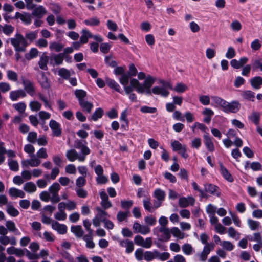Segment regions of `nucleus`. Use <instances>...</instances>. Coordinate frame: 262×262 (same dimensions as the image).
<instances>
[{"mask_svg":"<svg viewBox=\"0 0 262 262\" xmlns=\"http://www.w3.org/2000/svg\"><path fill=\"white\" fill-rule=\"evenodd\" d=\"M11 43L14 47L15 51L25 52L26 51V47L28 46V43L20 34H16L15 37L10 38Z\"/></svg>","mask_w":262,"mask_h":262,"instance_id":"f257e3e1","label":"nucleus"},{"mask_svg":"<svg viewBox=\"0 0 262 262\" xmlns=\"http://www.w3.org/2000/svg\"><path fill=\"white\" fill-rule=\"evenodd\" d=\"M160 83L162 86H156L152 89V92L155 95H159L162 97H166L169 94L168 89H172L171 84L167 81L160 80Z\"/></svg>","mask_w":262,"mask_h":262,"instance_id":"f03ea898","label":"nucleus"},{"mask_svg":"<svg viewBox=\"0 0 262 262\" xmlns=\"http://www.w3.org/2000/svg\"><path fill=\"white\" fill-rule=\"evenodd\" d=\"M96 210L97 213L93 219V224L95 227H99L100 226L101 222H104L110 217V215L107 212L99 207H97Z\"/></svg>","mask_w":262,"mask_h":262,"instance_id":"7ed1b4c3","label":"nucleus"},{"mask_svg":"<svg viewBox=\"0 0 262 262\" xmlns=\"http://www.w3.org/2000/svg\"><path fill=\"white\" fill-rule=\"evenodd\" d=\"M60 189V186L58 183H53L49 188V191L51 194V201L53 203H56L60 201L58 192Z\"/></svg>","mask_w":262,"mask_h":262,"instance_id":"20e7f679","label":"nucleus"},{"mask_svg":"<svg viewBox=\"0 0 262 262\" xmlns=\"http://www.w3.org/2000/svg\"><path fill=\"white\" fill-rule=\"evenodd\" d=\"M24 90L30 96H34L35 93V88L34 83L29 79L21 78Z\"/></svg>","mask_w":262,"mask_h":262,"instance_id":"39448f33","label":"nucleus"},{"mask_svg":"<svg viewBox=\"0 0 262 262\" xmlns=\"http://www.w3.org/2000/svg\"><path fill=\"white\" fill-rule=\"evenodd\" d=\"M66 157L71 162L78 160L80 162H83L85 160V156L83 155H79L75 149L68 150L66 152Z\"/></svg>","mask_w":262,"mask_h":262,"instance_id":"423d86ee","label":"nucleus"},{"mask_svg":"<svg viewBox=\"0 0 262 262\" xmlns=\"http://www.w3.org/2000/svg\"><path fill=\"white\" fill-rule=\"evenodd\" d=\"M31 159L23 160L21 162L22 166L24 167H28L30 166L31 167H37L41 163V160L38 159L34 154L30 155Z\"/></svg>","mask_w":262,"mask_h":262,"instance_id":"0eeeda50","label":"nucleus"},{"mask_svg":"<svg viewBox=\"0 0 262 262\" xmlns=\"http://www.w3.org/2000/svg\"><path fill=\"white\" fill-rule=\"evenodd\" d=\"M133 229L134 232L140 233L142 234L145 235L150 232V228L145 225H141L138 222H135L133 224Z\"/></svg>","mask_w":262,"mask_h":262,"instance_id":"6e6552de","label":"nucleus"},{"mask_svg":"<svg viewBox=\"0 0 262 262\" xmlns=\"http://www.w3.org/2000/svg\"><path fill=\"white\" fill-rule=\"evenodd\" d=\"M49 126L53 131V136L59 137L61 135L62 129L60 128V124L57 121L54 120H50Z\"/></svg>","mask_w":262,"mask_h":262,"instance_id":"1a4fd4ad","label":"nucleus"},{"mask_svg":"<svg viewBox=\"0 0 262 262\" xmlns=\"http://www.w3.org/2000/svg\"><path fill=\"white\" fill-rule=\"evenodd\" d=\"M32 10V15L39 19L42 18L47 13V11L43 6H36Z\"/></svg>","mask_w":262,"mask_h":262,"instance_id":"9d476101","label":"nucleus"},{"mask_svg":"<svg viewBox=\"0 0 262 262\" xmlns=\"http://www.w3.org/2000/svg\"><path fill=\"white\" fill-rule=\"evenodd\" d=\"M213 249L212 245L205 246L201 253H198L196 255L199 257L201 261H205L207 259L208 254Z\"/></svg>","mask_w":262,"mask_h":262,"instance_id":"9b49d317","label":"nucleus"},{"mask_svg":"<svg viewBox=\"0 0 262 262\" xmlns=\"http://www.w3.org/2000/svg\"><path fill=\"white\" fill-rule=\"evenodd\" d=\"M195 202L194 199L192 196H188L187 198L181 197L179 200V205L181 207L185 208L189 205H193Z\"/></svg>","mask_w":262,"mask_h":262,"instance_id":"f8f14e48","label":"nucleus"},{"mask_svg":"<svg viewBox=\"0 0 262 262\" xmlns=\"http://www.w3.org/2000/svg\"><path fill=\"white\" fill-rule=\"evenodd\" d=\"M248 58L246 57L240 58L238 60L232 59L230 62L231 66L234 69H238L243 67L248 61Z\"/></svg>","mask_w":262,"mask_h":262,"instance_id":"ddd939ff","label":"nucleus"},{"mask_svg":"<svg viewBox=\"0 0 262 262\" xmlns=\"http://www.w3.org/2000/svg\"><path fill=\"white\" fill-rule=\"evenodd\" d=\"M64 54H53L50 58V63L53 66H59L63 63Z\"/></svg>","mask_w":262,"mask_h":262,"instance_id":"4468645a","label":"nucleus"},{"mask_svg":"<svg viewBox=\"0 0 262 262\" xmlns=\"http://www.w3.org/2000/svg\"><path fill=\"white\" fill-rule=\"evenodd\" d=\"M50 57L47 55V53L44 52L40 57L39 60L38 61V66L41 70L47 71L48 70L47 63L49 62Z\"/></svg>","mask_w":262,"mask_h":262,"instance_id":"2eb2a0df","label":"nucleus"},{"mask_svg":"<svg viewBox=\"0 0 262 262\" xmlns=\"http://www.w3.org/2000/svg\"><path fill=\"white\" fill-rule=\"evenodd\" d=\"M240 108V104L238 101H234L231 103L228 102L226 110H225V113H235L237 112Z\"/></svg>","mask_w":262,"mask_h":262,"instance_id":"dca6fc26","label":"nucleus"},{"mask_svg":"<svg viewBox=\"0 0 262 262\" xmlns=\"http://www.w3.org/2000/svg\"><path fill=\"white\" fill-rule=\"evenodd\" d=\"M75 147L77 149H80L81 154L86 157V155L91 153L90 149L85 145L83 144L82 142L80 140L75 141Z\"/></svg>","mask_w":262,"mask_h":262,"instance_id":"f3484780","label":"nucleus"},{"mask_svg":"<svg viewBox=\"0 0 262 262\" xmlns=\"http://www.w3.org/2000/svg\"><path fill=\"white\" fill-rule=\"evenodd\" d=\"M52 228L61 234H65L67 231V227L65 225L60 224L55 221L52 222Z\"/></svg>","mask_w":262,"mask_h":262,"instance_id":"a211bd4d","label":"nucleus"},{"mask_svg":"<svg viewBox=\"0 0 262 262\" xmlns=\"http://www.w3.org/2000/svg\"><path fill=\"white\" fill-rule=\"evenodd\" d=\"M130 85L133 88L136 89V91L140 94H143L145 92V89H144L143 86H142V84L140 83V82L135 78H132L130 81Z\"/></svg>","mask_w":262,"mask_h":262,"instance_id":"6ab92c4d","label":"nucleus"},{"mask_svg":"<svg viewBox=\"0 0 262 262\" xmlns=\"http://www.w3.org/2000/svg\"><path fill=\"white\" fill-rule=\"evenodd\" d=\"M26 96L25 92L20 89L16 91H11L10 93V98L12 101H16L20 97Z\"/></svg>","mask_w":262,"mask_h":262,"instance_id":"aec40b11","label":"nucleus"},{"mask_svg":"<svg viewBox=\"0 0 262 262\" xmlns=\"http://www.w3.org/2000/svg\"><path fill=\"white\" fill-rule=\"evenodd\" d=\"M220 167L221 173L223 177L228 181L232 182L234 181L233 178L227 168L224 166L222 163H220Z\"/></svg>","mask_w":262,"mask_h":262,"instance_id":"412c9836","label":"nucleus"},{"mask_svg":"<svg viewBox=\"0 0 262 262\" xmlns=\"http://www.w3.org/2000/svg\"><path fill=\"white\" fill-rule=\"evenodd\" d=\"M81 35L80 37V41L82 44L86 43L88 42L89 38H92L93 35L90 31L86 29L81 30Z\"/></svg>","mask_w":262,"mask_h":262,"instance_id":"4be33fe9","label":"nucleus"},{"mask_svg":"<svg viewBox=\"0 0 262 262\" xmlns=\"http://www.w3.org/2000/svg\"><path fill=\"white\" fill-rule=\"evenodd\" d=\"M251 86L255 89H259L262 85V77L256 76L250 79Z\"/></svg>","mask_w":262,"mask_h":262,"instance_id":"5701e85b","label":"nucleus"},{"mask_svg":"<svg viewBox=\"0 0 262 262\" xmlns=\"http://www.w3.org/2000/svg\"><path fill=\"white\" fill-rule=\"evenodd\" d=\"M9 194L10 196L15 198L19 197L23 198L25 195V194L23 190L18 189L14 187H12L9 189Z\"/></svg>","mask_w":262,"mask_h":262,"instance_id":"b1692460","label":"nucleus"},{"mask_svg":"<svg viewBox=\"0 0 262 262\" xmlns=\"http://www.w3.org/2000/svg\"><path fill=\"white\" fill-rule=\"evenodd\" d=\"M120 245L126 248V252L127 253H130L134 250V246L132 241L128 239L122 241L120 242Z\"/></svg>","mask_w":262,"mask_h":262,"instance_id":"393cba45","label":"nucleus"},{"mask_svg":"<svg viewBox=\"0 0 262 262\" xmlns=\"http://www.w3.org/2000/svg\"><path fill=\"white\" fill-rule=\"evenodd\" d=\"M204 144L209 151L212 152L214 150V146L211 138L208 134L204 135Z\"/></svg>","mask_w":262,"mask_h":262,"instance_id":"a878e982","label":"nucleus"},{"mask_svg":"<svg viewBox=\"0 0 262 262\" xmlns=\"http://www.w3.org/2000/svg\"><path fill=\"white\" fill-rule=\"evenodd\" d=\"M71 230L78 238H81L83 236L84 231L80 225L72 226Z\"/></svg>","mask_w":262,"mask_h":262,"instance_id":"bb28decb","label":"nucleus"},{"mask_svg":"<svg viewBox=\"0 0 262 262\" xmlns=\"http://www.w3.org/2000/svg\"><path fill=\"white\" fill-rule=\"evenodd\" d=\"M217 188L218 187L217 186L210 184H206L204 185V190L205 192H209L211 194L219 196L220 193L216 192Z\"/></svg>","mask_w":262,"mask_h":262,"instance_id":"cd10ccee","label":"nucleus"},{"mask_svg":"<svg viewBox=\"0 0 262 262\" xmlns=\"http://www.w3.org/2000/svg\"><path fill=\"white\" fill-rule=\"evenodd\" d=\"M79 103L83 111H86L88 113H91L93 107V104L92 103L88 102L85 100L80 101Z\"/></svg>","mask_w":262,"mask_h":262,"instance_id":"c85d7f7f","label":"nucleus"},{"mask_svg":"<svg viewBox=\"0 0 262 262\" xmlns=\"http://www.w3.org/2000/svg\"><path fill=\"white\" fill-rule=\"evenodd\" d=\"M6 211L10 215L13 217L18 216L19 213L18 210L14 208L11 203L6 205Z\"/></svg>","mask_w":262,"mask_h":262,"instance_id":"c756f323","label":"nucleus"},{"mask_svg":"<svg viewBox=\"0 0 262 262\" xmlns=\"http://www.w3.org/2000/svg\"><path fill=\"white\" fill-rule=\"evenodd\" d=\"M23 189L25 191L29 193L35 192L37 189L35 184L32 182L25 183Z\"/></svg>","mask_w":262,"mask_h":262,"instance_id":"7c9ffc66","label":"nucleus"},{"mask_svg":"<svg viewBox=\"0 0 262 262\" xmlns=\"http://www.w3.org/2000/svg\"><path fill=\"white\" fill-rule=\"evenodd\" d=\"M242 97L247 100L254 101L255 99V94L253 92L250 90L244 91L242 92Z\"/></svg>","mask_w":262,"mask_h":262,"instance_id":"2f4dec72","label":"nucleus"},{"mask_svg":"<svg viewBox=\"0 0 262 262\" xmlns=\"http://www.w3.org/2000/svg\"><path fill=\"white\" fill-rule=\"evenodd\" d=\"M182 250L183 253L187 255L192 254L194 252V249L190 244H185L182 247Z\"/></svg>","mask_w":262,"mask_h":262,"instance_id":"473e14b6","label":"nucleus"},{"mask_svg":"<svg viewBox=\"0 0 262 262\" xmlns=\"http://www.w3.org/2000/svg\"><path fill=\"white\" fill-rule=\"evenodd\" d=\"M39 52L36 48H31L29 52L25 55V57L28 60L36 57L38 55Z\"/></svg>","mask_w":262,"mask_h":262,"instance_id":"72a5a7b5","label":"nucleus"},{"mask_svg":"<svg viewBox=\"0 0 262 262\" xmlns=\"http://www.w3.org/2000/svg\"><path fill=\"white\" fill-rule=\"evenodd\" d=\"M155 80V78L148 75L142 85L144 89L145 88H150L154 83Z\"/></svg>","mask_w":262,"mask_h":262,"instance_id":"f704fd0d","label":"nucleus"},{"mask_svg":"<svg viewBox=\"0 0 262 262\" xmlns=\"http://www.w3.org/2000/svg\"><path fill=\"white\" fill-rule=\"evenodd\" d=\"M64 47V45L57 42H52L50 43L49 48L52 51H55L59 52L61 51Z\"/></svg>","mask_w":262,"mask_h":262,"instance_id":"c9c22d12","label":"nucleus"},{"mask_svg":"<svg viewBox=\"0 0 262 262\" xmlns=\"http://www.w3.org/2000/svg\"><path fill=\"white\" fill-rule=\"evenodd\" d=\"M103 115V110L101 108H98L95 110L89 119L96 121L98 119L101 118Z\"/></svg>","mask_w":262,"mask_h":262,"instance_id":"e433bc0d","label":"nucleus"},{"mask_svg":"<svg viewBox=\"0 0 262 262\" xmlns=\"http://www.w3.org/2000/svg\"><path fill=\"white\" fill-rule=\"evenodd\" d=\"M41 86L45 89H48L50 87V83L47 77L44 73H42L41 76L39 80Z\"/></svg>","mask_w":262,"mask_h":262,"instance_id":"4c0bfd02","label":"nucleus"},{"mask_svg":"<svg viewBox=\"0 0 262 262\" xmlns=\"http://www.w3.org/2000/svg\"><path fill=\"white\" fill-rule=\"evenodd\" d=\"M106 82L108 86L114 89L118 92H120V87L115 80L110 78H107L106 79Z\"/></svg>","mask_w":262,"mask_h":262,"instance_id":"58836bf2","label":"nucleus"},{"mask_svg":"<svg viewBox=\"0 0 262 262\" xmlns=\"http://www.w3.org/2000/svg\"><path fill=\"white\" fill-rule=\"evenodd\" d=\"M154 195L158 200L163 201L165 199V193L160 189H157L155 190Z\"/></svg>","mask_w":262,"mask_h":262,"instance_id":"ea45409f","label":"nucleus"},{"mask_svg":"<svg viewBox=\"0 0 262 262\" xmlns=\"http://www.w3.org/2000/svg\"><path fill=\"white\" fill-rule=\"evenodd\" d=\"M171 233L176 237L180 239L184 238V233L182 232L181 230L177 227H173L171 229Z\"/></svg>","mask_w":262,"mask_h":262,"instance_id":"a19ab883","label":"nucleus"},{"mask_svg":"<svg viewBox=\"0 0 262 262\" xmlns=\"http://www.w3.org/2000/svg\"><path fill=\"white\" fill-rule=\"evenodd\" d=\"M84 23L88 26H98L100 24V20L96 17H94L85 20Z\"/></svg>","mask_w":262,"mask_h":262,"instance_id":"79ce46f5","label":"nucleus"},{"mask_svg":"<svg viewBox=\"0 0 262 262\" xmlns=\"http://www.w3.org/2000/svg\"><path fill=\"white\" fill-rule=\"evenodd\" d=\"M58 74L60 77L66 79H69L71 76L70 71L63 68L59 69Z\"/></svg>","mask_w":262,"mask_h":262,"instance_id":"37998d69","label":"nucleus"},{"mask_svg":"<svg viewBox=\"0 0 262 262\" xmlns=\"http://www.w3.org/2000/svg\"><path fill=\"white\" fill-rule=\"evenodd\" d=\"M7 76L10 81L16 82L18 80V74L15 72L11 70L7 71Z\"/></svg>","mask_w":262,"mask_h":262,"instance_id":"c03bdc74","label":"nucleus"},{"mask_svg":"<svg viewBox=\"0 0 262 262\" xmlns=\"http://www.w3.org/2000/svg\"><path fill=\"white\" fill-rule=\"evenodd\" d=\"M129 214V211H119L117 215V219L119 222L125 221Z\"/></svg>","mask_w":262,"mask_h":262,"instance_id":"a18cd8bd","label":"nucleus"},{"mask_svg":"<svg viewBox=\"0 0 262 262\" xmlns=\"http://www.w3.org/2000/svg\"><path fill=\"white\" fill-rule=\"evenodd\" d=\"M8 165L10 169L12 171H16L19 169V165L17 161L12 159H8Z\"/></svg>","mask_w":262,"mask_h":262,"instance_id":"49530a36","label":"nucleus"},{"mask_svg":"<svg viewBox=\"0 0 262 262\" xmlns=\"http://www.w3.org/2000/svg\"><path fill=\"white\" fill-rule=\"evenodd\" d=\"M188 89L187 86L183 83H178L176 86L172 90H173L178 93H183Z\"/></svg>","mask_w":262,"mask_h":262,"instance_id":"de8ad7c7","label":"nucleus"},{"mask_svg":"<svg viewBox=\"0 0 262 262\" xmlns=\"http://www.w3.org/2000/svg\"><path fill=\"white\" fill-rule=\"evenodd\" d=\"M74 93L76 97L77 98L79 102H80V101H83V100H85L84 98L86 95V93L85 91L82 90H75Z\"/></svg>","mask_w":262,"mask_h":262,"instance_id":"09e8293b","label":"nucleus"},{"mask_svg":"<svg viewBox=\"0 0 262 262\" xmlns=\"http://www.w3.org/2000/svg\"><path fill=\"white\" fill-rule=\"evenodd\" d=\"M32 14L24 12L23 13L22 16L21 17L20 20L24 23L29 25L31 23L32 21Z\"/></svg>","mask_w":262,"mask_h":262,"instance_id":"8fccbe9b","label":"nucleus"},{"mask_svg":"<svg viewBox=\"0 0 262 262\" xmlns=\"http://www.w3.org/2000/svg\"><path fill=\"white\" fill-rule=\"evenodd\" d=\"M171 145L172 148V150L174 151H179L186 146L185 145H182L180 142L177 140L172 142Z\"/></svg>","mask_w":262,"mask_h":262,"instance_id":"3c124183","label":"nucleus"},{"mask_svg":"<svg viewBox=\"0 0 262 262\" xmlns=\"http://www.w3.org/2000/svg\"><path fill=\"white\" fill-rule=\"evenodd\" d=\"M133 205V201L132 200H121V207L127 211L132 207Z\"/></svg>","mask_w":262,"mask_h":262,"instance_id":"603ef678","label":"nucleus"},{"mask_svg":"<svg viewBox=\"0 0 262 262\" xmlns=\"http://www.w3.org/2000/svg\"><path fill=\"white\" fill-rule=\"evenodd\" d=\"M260 118V114L253 112L249 116V119L256 125H258Z\"/></svg>","mask_w":262,"mask_h":262,"instance_id":"864d4df0","label":"nucleus"},{"mask_svg":"<svg viewBox=\"0 0 262 262\" xmlns=\"http://www.w3.org/2000/svg\"><path fill=\"white\" fill-rule=\"evenodd\" d=\"M39 118L42 120V124L43 125L45 123V120L50 119L51 114L46 111H41L38 113Z\"/></svg>","mask_w":262,"mask_h":262,"instance_id":"5fc2aeb1","label":"nucleus"},{"mask_svg":"<svg viewBox=\"0 0 262 262\" xmlns=\"http://www.w3.org/2000/svg\"><path fill=\"white\" fill-rule=\"evenodd\" d=\"M11 90V86L9 83L5 82H0V93H5Z\"/></svg>","mask_w":262,"mask_h":262,"instance_id":"6e6d98bb","label":"nucleus"},{"mask_svg":"<svg viewBox=\"0 0 262 262\" xmlns=\"http://www.w3.org/2000/svg\"><path fill=\"white\" fill-rule=\"evenodd\" d=\"M155 253L157 258H159L161 260H166L170 257V254L167 252H164L162 253H159L158 251L155 250Z\"/></svg>","mask_w":262,"mask_h":262,"instance_id":"4d7b16f0","label":"nucleus"},{"mask_svg":"<svg viewBox=\"0 0 262 262\" xmlns=\"http://www.w3.org/2000/svg\"><path fill=\"white\" fill-rule=\"evenodd\" d=\"M14 30V28L10 25H5L3 26L2 31L4 34L9 36Z\"/></svg>","mask_w":262,"mask_h":262,"instance_id":"13d9d810","label":"nucleus"},{"mask_svg":"<svg viewBox=\"0 0 262 262\" xmlns=\"http://www.w3.org/2000/svg\"><path fill=\"white\" fill-rule=\"evenodd\" d=\"M13 107L20 113H23L26 108V105L24 102H19L13 104Z\"/></svg>","mask_w":262,"mask_h":262,"instance_id":"bf43d9fd","label":"nucleus"},{"mask_svg":"<svg viewBox=\"0 0 262 262\" xmlns=\"http://www.w3.org/2000/svg\"><path fill=\"white\" fill-rule=\"evenodd\" d=\"M228 233L229 236L231 238L236 239L239 238L240 234L238 233L233 227H230L228 229Z\"/></svg>","mask_w":262,"mask_h":262,"instance_id":"052dcab7","label":"nucleus"},{"mask_svg":"<svg viewBox=\"0 0 262 262\" xmlns=\"http://www.w3.org/2000/svg\"><path fill=\"white\" fill-rule=\"evenodd\" d=\"M29 106L33 111H38L41 107V104L36 101H31L29 103Z\"/></svg>","mask_w":262,"mask_h":262,"instance_id":"680f3d73","label":"nucleus"},{"mask_svg":"<svg viewBox=\"0 0 262 262\" xmlns=\"http://www.w3.org/2000/svg\"><path fill=\"white\" fill-rule=\"evenodd\" d=\"M248 224L250 228L252 230H255L257 229L260 226V224L258 222L254 221L251 219H249L248 220Z\"/></svg>","mask_w":262,"mask_h":262,"instance_id":"e2e57ef3","label":"nucleus"},{"mask_svg":"<svg viewBox=\"0 0 262 262\" xmlns=\"http://www.w3.org/2000/svg\"><path fill=\"white\" fill-rule=\"evenodd\" d=\"M130 77L129 75L124 73L119 78V81L123 86H125L128 83Z\"/></svg>","mask_w":262,"mask_h":262,"instance_id":"0e129e2a","label":"nucleus"},{"mask_svg":"<svg viewBox=\"0 0 262 262\" xmlns=\"http://www.w3.org/2000/svg\"><path fill=\"white\" fill-rule=\"evenodd\" d=\"M143 206L144 208L149 212L154 211V208L151 205V203L149 198H147L143 200Z\"/></svg>","mask_w":262,"mask_h":262,"instance_id":"69168bd1","label":"nucleus"},{"mask_svg":"<svg viewBox=\"0 0 262 262\" xmlns=\"http://www.w3.org/2000/svg\"><path fill=\"white\" fill-rule=\"evenodd\" d=\"M38 159H46L48 158L47 149L45 148H41L36 153V156Z\"/></svg>","mask_w":262,"mask_h":262,"instance_id":"338daca9","label":"nucleus"},{"mask_svg":"<svg viewBox=\"0 0 262 262\" xmlns=\"http://www.w3.org/2000/svg\"><path fill=\"white\" fill-rule=\"evenodd\" d=\"M26 38L29 40L31 42L35 40L37 37V31H31L27 32L25 35Z\"/></svg>","mask_w":262,"mask_h":262,"instance_id":"774afa93","label":"nucleus"}]
</instances>
